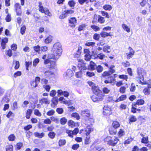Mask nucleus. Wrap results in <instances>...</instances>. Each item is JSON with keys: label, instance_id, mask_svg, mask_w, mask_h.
<instances>
[{"label": "nucleus", "instance_id": "46", "mask_svg": "<svg viewBox=\"0 0 151 151\" xmlns=\"http://www.w3.org/2000/svg\"><path fill=\"white\" fill-rule=\"evenodd\" d=\"M34 114L38 116H41V113L40 112L39 110L37 109L34 110Z\"/></svg>", "mask_w": 151, "mask_h": 151}, {"label": "nucleus", "instance_id": "13", "mask_svg": "<svg viewBox=\"0 0 151 151\" xmlns=\"http://www.w3.org/2000/svg\"><path fill=\"white\" fill-rule=\"evenodd\" d=\"M40 102L41 104H50V101L47 98H43L40 101Z\"/></svg>", "mask_w": 151, "mask_h": 151}, {"label": "nucleus", "instance_id": "10", "mask_svg": "<svg viewBox=\"0 0 151 151\" xmlns=\"http://www.w3.org/2000/svg\"><path fill=\"white\" fill-rule=\"evenodd\" d=\"M51 101L52 104L51 105V106L52 107H54L55 106L57 105L58 102V97H55L52 98Z\"/></svg>", "mask_w": 151, "mask_h": 151}, {"label": "nucleus", "instance_id": "49", "mask_svg": "<svg viewBox=\"0 0 151 151\" xmlns=\"http://www.w3.org/2000/svg\"><path fill=\"white\" fill-rule=\"evenodd\" d=\"M5 20L7 22H9L11 21V17L10 14H8L6 17Z\"/></svg>", "mask_w": 151, "mask_h": 151}, {"label": "nucleus", "instance_id": "8", "mask_svg": "<svg viewBox=\"0 0 151 151\" xmlns=\"http://www.w3.org/2000/svg\"><path fill=\"white\" fill-rule=\"evenodd\" d=\"M73 75V73L72 70H68L64 74V76L67 79H69Z\"/></svg>", "mask_w": 151, "mask_h": 151}, {"label": "nucleus", "instance_id": "56", "mask_svg": "<svg viewBox=\"0 0 151 151\" xmlns=\"http://www.w3.org/2000/svg\"><path fill=\"white\" fill-rule=\"evenodd\" d=\"M86 25L85 24H83L80 25L78 28V30L79 31H81L83 30L85 27Z\"/></svg>", "mask_w": 151, "mask_h": 151}, {"label": "nucleus", "instance_id": "52", "mask_svg": "<svg viewBox=\"0 0 151 151\" xmlns=\"http://www.w3.org/2000/svg\"><path fill=\"white\" fill-rule=\"evenodd\" d=\"M56 112L59 114H62L63 112V109L61 108H58L56 110Z\"/></svg>", "mask_w": 151, "mask_h": 151}, {"label": "nucleus", "instance_id": "2", "mask_svg": "<svg viewBox=\"0 0 151 151\" xmlns=\"http://www.w3.org/2000/svg\"><path fill=\"white\" fill-rule=\"evenodd\" d=\"M95 95L91 97L92 101L94 102L100 101L103 99V94L102 92L99 89L97 88L93 91Z\"/></svg>", "mask_w": 151, "mask_h": 151}, {"label": "nucleus", "instance_id": "11", "mask_svg": "<svg viewBox=\"0 0 151 151\" xmlns=\"http://www.w3.org/2000/svg\"><path fill=\"white\" fill-rule=\"evenodd\" d=\"M81 115L84 117H89L90 115V111L88 110H85L82 111Z\"/></svg>", "mask_w": 151, "mask_h": 151}, {"label": "nucleus", "instance_id": "1", "mask_svg": "<svg viewBox=\"0 0 151 151\" xmlns=\"http://www.w3.org/2000/svg\"><path fill=\"white\" fill-rule=\"evenodd\" d=\"M52 50L53 53L49 54L48 58L55 60L58 59L62 52L61 44L59 42L55 43L53 45Z\"/></svg>", "mask_w": 151, "mask_h": 151}, {"label": "nucleus", "instance_id": "41", "mask_svg": "<svg viewBox=\"0 0 151 151\" xmlns=\"http://www.w3.org/2000/svg\"><path fill=\"white\" fill-rule=\"evenodd\" d=\"M55 113V111L54 110L51 109L47 112V115L48 116H51L54 115Z\"/></svg>", "mask_w": 151, "mask_h": 151}, {"label": "nucleus", "instance_id": "6", "mask_svg": "<svg viewBox=\"0 0 151 151\" xmlns=\"http://www.w3.org/2000/svg\"><path fill=\"white\" fill-rule=\"evenodd\" d=\"M54 75L53 72L50 70H47L44 72V76L46 78H51L54 76Z\"/></svg>", "mask_w": 151, "mask_h": 151}, {"label": "nucleus", "instance_id": "43", "mask_svg": "<svg viewBox=\"0 0 151 151\" xmlns=\"http://www.w3.org/2000/svg\"><path fill=\"white\" fill-rule=\"evenodd\" d=\"M115 66L113 65H111L109 67V71L111 74L115 72V70H114Z\"/></svg>", "mask_w": 151, "mask_h": 151}, {"label": "nucleus", "instance_id": "50", "mask_svg": "<svg viewBox=\"0 0 151 151\" xmlns=\"http://www.w3.org/2000/svg\"><path fill=\"white\" fill-rule=\"evenodd\" d=\"M119 78L120 79H122L124 80H125L126 81L128 78L127 76L124 75H120L119 76Z\"/></svg>", "mask_w": 151, "mask_h": 151}, {"label": "nucleus", "instance_id": "59", "mask_svg": "<svg viewBox=\"0 0 151 151\" xmlns=\"http://www.w3.org/2000/svg\"><path fill=\"white\" fill-rule=\"evenodd\" d=\"M39 59L38 58H36L33 61V66L34 67H35L37 64L39 62Z\"/></svg>", "mask_w": 151, "mask_h": 151}, {"label": "nucleus", "instance_id": "57", "mask_svg": "<svg viewBox=\"0 0 151 151\" xmlns=\"http://www.w3.org/2000/svg\"><path fill=\"white\" fill-rule=\"evenodd\" d=\"M101 13L103 16H105L106 18L108 19L109 18V16L107 12L105 11H101Z\"/></svg>", "mask_w": 151, "mask_h": 151}, {"label": "nucleus", "instance_id": "48", "mask_svg": "<svg viewBox=\"0 0 151 151\" xmlns=\"http://www.w3.org/2000/svg\"><path fill=\"white\" fill-rule=\"evenodd\" d=\"M86 75L89 77H92L95 76L94 72L91 71H88L86 73Z\"/></svg>", "mask_w": 151, "mask_h": 151}, {"label": "nucleus", "instance_id": "39", "mask_svg": "<svg viewBox=\"0 0 151 151\" xmlns=\"http://www.w3.org/2000/svg\"><path fill=\"white\" fill-rule=\"evenodd\" d=\"M33 48L35 51L39 53L40 51V47L39 45H37L34 47Z\"/></svg>", "mask_w": 151, "mask_h": 151}, {"label": "nucleus", "instance_id": "7", "mask_svg": "<svg viewBox=\"0 0 151 151\" xmlns=\"http://www.w3.org/2000/svg\"><path fill=\"white\" fill-rule=\"evenodd\" d=\"M119 141L118 139L115 136H112L111 137V139L110 141L111 144H109V145L112 146H115L117 143Z\"/></svg>", "mask_w": 151, "mask_h": 151}, {"label": "nucleus", "instance_id": "36", "mask_svg": "<svg viewBox=\"0 0 151 151\" xmlns=\"http://www.w3.org/2000/svg\"><path fill=\"white\" fill-rule=\"evenodd\" d=\"M43 88L47 91H49L51 87L50 85L47 84H45L43 85Z\"/></svg>", "mask_w": 151, "mask_h": 151}, {"label": "nucleus", "instance_id": "54", "mask_svg": "<svg viewBox=\"0 0 151 151\" xmlns=\"http://www.w3.org/2000/svg\"><path fill=\"white\" fill-rule=\"evenodd\" d=\"M26 27L24 25H23L20 29V32L22 35H23L25 32L26 29Z\"/></svg>", "mask_w": 151, "mask_h": 151}, {"label": "nucleus", "instance_id": "23", "mask_svg": "<svg viewBox=\"0 0 151 151\" xmlns=\"http://www.w3.org/2000/svg\"><path fill=\"white\" fill-rule=\"evenodd\" d=\"M112 8V6L110 5L106 4L103 6V8L105 10L110 11Z\"/></svg>", "mask_w": 151, "mask_h": 151}, {"label": "nucleus", "instance_id": "27", "mask_svg": "<svg viewBox=\"0 0 151 151\" xmlns=\"http://www.w3.org/2000/svg\"><path fill=\"white\" fill-rule=\"evenodd\" d=\"M96 64L93 62H91L90 65V68L91 70H93L96 69Z\"/></svg>", "mask_w": 151, "mask_h": 151}, {"label": "nucleus", "instance_id": "14", "mask_svg": "<svg viewBox=\"0 0 151 151\" xmlns=\"http://www.w3.org/2000/svg\"><path fill=\"white\" fill-rule=\"evenodd\" d=\"M93 131V129L88 126L85 129L86 134L87 136H88L91 132Z\"/></svg>", "mask_w": 151, "mask_h": 151}, {"label": "nucleus", "instance_id": "45", "mask_svg": "<svg viewBox=\"0 0 151 151\" xmlns=\"http://www.w3.org/2000/svg\"><path fill=\"white\" fill-rule=\"evenodd\" d=\"M48 135L49 137L50 138L52 139L55 137V134L53 132H50L48 134Z\"/></svg>", "mask_w": 151, "mask_h": 151}, {"label": "nucleus", "instance_id": "19", "mask_svg": "<svg viewBox=\"0 0 151 151\" xmlns=\"http://www.w3.org/2000/svg\"><path fill=\"white\" fill-rule=\"evenodd\" d=\"M112 126L113 127L116 129L119 127L120 124L118 122L115 121H113Z\"/></svg>", "mask_w": 151, "mask_h": 151}, {"label": "nucleus", "instance_id": "30", "mask_svg": "<svg viewBox=\"0 0 151 151\" xmlns=\"http://www.w3.org/2000/svg\"><path fill=\"white\" fill-rule=\"evenodd\" d=\"M96 69L98 73L101 72L103 70V68L100 65H98V66H96Z\"/></svg>", "mask_w": 151, "mask_h": 151}, {"label": "nucleus", "instance_id": "33", "mask_svg": "<svg viewBox=\"0 0 151 151\" xmlns=\"http://www.w3.org/2000/svg\"><path fill=\"white\" fill-rule=\"evenodd\" d=\"M145 101L142 99L138 100L136 104H135V106L137 105H142L144 104Z\"/></svg>", "mask_w": 151, "mask_h": 151}, {"label": "nucleus", "instance_id": "4", "mask_svg": "<svg viewBox=\"0 0 151 151\" xmlns=\"http://www.w3.org/2000/svg\"><path fill=\"white\" fill-rule=\"evenodd\" d=\"M137 71L138 75L137 76V78L143 80L144 79L143 76L146 73L145 71L141 68H138Z\"/></svg>", "mask_w": 151, "mask_h": 151}, {"label": "nucleus", "instance_id": "5", "mask_svg": "<svg viewBox=\"0 0 151 151\" xmlns=\"http://www.w3.org/2000/svg\"><path fill=\"white\" fill-rule=\"evenodd\" d=\"M79 63L78 64V67L81 70H85L86 68L85 66V64L83 62V60L81 59H77Z\"/></svg>", "mask_w": 151, "mask_h": 151}, {"label": "nucleus", "instance_id": "58", "mask_svg": "<svg viewBox=\"0 0 151 151\" xmlns=\"http://www.w3.org/2000/svg\"><path fill=\"white\" fill-rule=\"evenodd\" d=\"M91 55L89 54H86L85 55V59L86 61H89L91 59Z\"/></svg>", "mask_w": 151, "mask_h": 151}, {"label": "nucleus", "instance_id": "26", "mask_svg": "<svg viewBox=\"0 0 151 151\" xmlns=\"http://www.w3.org/2000/svg\"><path fill=\"white\" fill-rule=\"evenodd\" d=\"M110 48V46H104L103 49V51L106 52H110L111 51Z\"/></svg>", "mask_w": 151, "mask_h": 151}, {"label": "nucleus", "instance_id": "32", "mask_svg": "<svg viewBox=\"0 0 151 151\" xmlns=\"http://www.w3.org/2000/svg\"><path fill=\"white\" fill-rule=\"evenodd\" d=\"M60 124L62 125L65 124L67 122V119L65 117H63L60 119Z\"/></svg>", "mask_w": 151, "mask_h": 151}, {"label": "nucleus", "instance_id": "9", "mask_svg": "<svg viewBox=\"0 0 151 151\" xmlns=\"http://www.w3.org/2000/svg\"><path fill=\"white\" fill-rule=\"evenodd\" d=\"M69 25L71 27H75L76 24V23L77 20L76 19L75 17H72L70 18L69 20Z\"/></svg>", "mask_w": 151, "mask_h": 151}, {"label": "nucleus", "instance_id": "64", "mask_svg": "<svg viewBox=\"0 0 151 151\" xmlns=\"http://www.w3.org/2000/svg\"><path fill=\"white\" fill-rule=\"evenodd\" d=\"M56 93H58V96L59 97L63 95V91L61 90H58L57 91Z\"/></svg>", "mask_w": 151, "mask_h": 151}, {"label": "nucleus", "instance_id": "20", "mask_svg": "<svg viewBox=\"0 0 151 151\" xmlns=\"http://www.w3.org/2000/svg\"><path fill=\"white\" fill-rule=\"evenodd\" d=\"M151 87L149 86L148 87L145 88L143 90V92L145 95H148L150 94V88Z\"/></svg>", "mask_w": 151, "mask_h": 151}, {"label": "nucleus", "instance_id": "24", "mask_svg": "<svg viewBox=\"0 0 151 151\" xmlns=\"http://www.w3.org/2000/svg\"><path fill=\"white\" fill-rule=\"evenodd\" d=\"M112 137L108 136L105 138L104 139V141L105 142H107V144L108 145L109 144H111V142H110V141L111 139V137Z\"/></svg>", "mask_w": 151, "mask_h": 151}, {"label": "nucleus", "instance_id": "55", "mask_svg": "<svg viewBox=\"0 0 151 151\" xmlns=\"http://www.w3.org/2000/svg\"><path fill=\"white\" fill-rule=\"evenodd\" d=\"M64 12L66 13L67 16L69 14H71L74 13L73 11L72 10H65Z\"/></svg>", "mask_w": 151, "mask_h": 151}, {"label": "nucleus", "instance_id": "53", "mask_svg": "<svg viewBox=\"0 0 151 151\" xmlns=\"http://www.w3.org/2000/svg\"><path fill=\"white\" fill-rule=\"evenodd\" d=\"M95 44V43L93 42H86L85 45L88 46H91L93 47Z\"/></svg>", "mask_w": 151, "mask_h": 151}, {"label": "nucleus", "instance_id": "3", "mask_svg": "<svg viewBox=\"0 0 151 151\" xmlns=\"http://www.w3.org/2000/svg\"><path fill=\"white\" fill-rule=\"evenodd\" d=\"M39 7L40 11L42 13H44L45 14L48 16H50V13L48 9L46 8H44L42 5V3L41 2H40L39 3Z\"/></svg>", "mask_w": 151, "mask_h": 151}, {"label": "nucleus", "instance_id": "22", "mask_svg": "<svg viewBox=\"0 0 151 151\" xmlns=\"http://www.w3.org/2000/svg\"><path fill=\"white\" fill-rule=\"evenodd\" d=\"M111 111L110 108H109V109L106 110H103V114L104 115H109L111 114Z\"/></svg>", "mask_w": 151, "mask_h": 151}, {"label": "nucleus", "instance_id": "47", "mask_svg": "<svg viewBox=\"0 0 151 151\" xmlns=\"http://www.w3.org/2000/svg\"><path fill=\"white\" fill-rule=\"evenodd\" d=\"M72 116L73 117L76 118L77 120L80 119V116L78 114L76 113H73L72 114Z\"/></svg>", "mask_w": 151, "mask_h": 151}, {"label": "nucleus", "instance_id": "62", "mask_svg": "<svg viewBox=\"0 0 151 151\" xmlns=\"http://www.w3.org/2000/svg\"><path fill=\"white\" fill-rule=\"evenodd\" d=\"M103 91L104 93L107 94L110 92V90L107 87H104L103 89Z\"/></svg>", "mask_w": 151, "mask_h": 151}, {"label": "nucleus", "instance_id": "42", "mask_svg": "<svg viewBox=\"0 0 151 151\" xmlns=\"http://www.w3.org/2000/svg\"><path fill=\"white\" fill-rule=\"evenodd\" d=\"M15 138V137L13 134H11L8 137V139L10 141H13L14 140Z\"/></svg>", "mask_w": 151, "mask_h": 151}, {"label": "nucleus", "instance_id": "34", "mask_svg": "<svg viewBox=\"0 0 151 151\" xmlns=\"http://www.w3.org/2000/svg\"><path fill=\"white\" fill-rule=\"evenodd\" d=\"M52 40V37L51 36H49L45 40V42L46 44L49 43Z\"/></svg>", "mask_w": 151, "mask_h": 151}, {"label": "nucleus", "instance_id": "63", "mask_svg": "<svg viewBox=\"0 0 151 151\" xmlns=\"http://www.w3.org/2000/svg\"><path fill=\"white\" fill-rule=\"evenodd\" d=\"M52 122L51 120L48 118L44 120V123L46 124H50Z\"/></svg>", "mask_w": 151, "mask_h": 151}, {"label": "nucleus", "instance_id": "61", "mask_svg": "<svg viewBox=\"0 0 151 151\" xmlns=\"http://www.w3.org/2000/svg\"><path fill=\"white\" fill-rule=\"evenodd\" d=\"M68 125L69 126L73 127L75 125V124L74 122L72 120H70L68 122Z\"/></svg>", "mask_w": 151, "mask_h": 151}, {"label": "nucleus", "instance_id": "60", "mask_svg": "<svg viewBox=\"0 0 151 151\" xmlns=\"http://www.w3.org/2000/svg\"><path fill=\"white\" fill-rule=\"evenodd\" d=\"M82 73L81 70L77 72L76 73V76L77 78H79L82 76Z\"/></svg>", "mask_w": 151, "mask_h": 151}, {"label": "nucleus", "instance_id": "51", "mask_svg": "<svg viewBox=\"0 0 151 151\" xmlns=\"http://www.w3.org/2000/svg\"><path fill=\"white\" fill-rule=\"evenodd\" d=\"M89 0H78L79 3L81 5H83L84 3H86V4L88 3Z\"/></svg>", "mask_w": 151, "mask_h": 151}, {"label": "nucleus", "instance_id": "40", "mask_svg": "<svg viewBox=\"0 0 151 151\" xmlns=\"http://www.w3.org/2000/svg\"><path fill=\"white\" fill-rule=\"evenodd\" d=\"M75 4L76 3L75 1L73 0L69 1L68 3V5L71 7H74Z\"/></svg>", "mask_w": 151, "mask_h": 151}, {"label": "nucleus", "instance_id": "28", "mask_svg": "<svg viewBox=\"0 0 151 151\" xmlns=\"http://www.w3.org/2000/svg\"><path fill=\"white\" fill-rule=\"evenodd\" d=\"M98 22L101 24H103L105 20L104 17H101L100 15L98 16Z\"/></svg>", "mask_w": 151, "mask_h": 151}, {"label": "nucleus", "instance_id": "44", "mask_svg": "<svg viewBox=\"0 0 151 151\" xmlns=\"http://www.w3.org/2000/svg\"><path fill=\"white\" fill-rule=\"evenodd\" d=\"M129 121L131 122H134L136 121L137 118L135 116L133 115H131L129 119Z\"/></svg>", "mask_w": 151, "mask_h": 151}, {"label": "nucleus", "instance_id": "31", "mask_svg": "<svg viewBox=\"0 0 151 151\" xmlns=\"http://www.w3.org/2000/svg\"><path fill=\"white\" fill-rule=\"evenodd\" d=\"M148 139V137L147 136L143 137L142 139L141 142L143 143H147L149 142Z\"/></svg>", "mask_w": 151, "mask_h": 151}, {"label": "nucleus", "instance_id": "37", "mask_svg": "<svg viewBox=\"0 0 151 151\" xmlns=\"http://www.w3.org/2000/svg\"><path fill=\"white\" fill-rule=\"evenodd\" d=\"M6 151H13V146L12 145H9L6 146Z\"/></svg>", "mask_w": 151, "mask_h": 151}, {"label": "nucleus", "instance_id": "35", "mask_svg": "<svg viewBox=\"0 0 151 151\" xmlns=\"http://www.w3.org/2000/svg\"><path fill=\"white\" fill-rule=\"evenodd\" d=\"M66 142V141L64 139H60L59 140L58 143L59 145L60 146H62L63 145H65Z\"/></svg>", "mask_w": 151, "mask_h": 151}, {"label": "nucleus", "instance_id": "16", "mask_svg": "<svg viewBox=\"0 0 151 151\" xmlns=\"http://www.w3.org/2000/svg\"><path fill=\"white\" fill-rule=\"evenodd\" d=\"M34 134L36 137L39 138H41L45 136V133L43 132L40 133L37 132H36L34 133Z\"/></svg>", "mask_w": 151, "mask_h": 151}, {"label": "nucleus", "instance_id": "18", "mask_svg": "<svg viewBox=\"0 0 151 151\" xmlns=\"http://www.w3.org/2000/svg\"><path fill=\"white\" fill-rule=\"evenodd\" d=\"M110 34V32L107 33L104 31H102L100 34V35L102 37H106L111 36Z\"/></svg>", "mask_w": 151, "mask_h": 151}, {"label": "nucleus", "instance_id": "38", "mask_svg": "<svg viewBox=\"0 0 151 151\" xmlns=\"http://www.w3.org/2000/svg\"><path fill=\"white\" fill-rule=\"evenodd\" d=\"M91 28L95 31H97L100 30V28L99 27L95 25H91Z\"/></svg>", "mask_w": 151, "mask_h": 151}, {"label": "nucleus", "instance_id": "15", "mask_svg": "<svg viewBox=\"0 0 151 151\" xmlns=\"http://www.w3.org/2000/svg\"><path fill=\"white\" fill-rule=\"evenodd\" d=\"M127 98V96L126 95H122L121 96L119 97L117 99L115 102H118L120 101H123L126 99Z\"/></svg>", "mask_w": 151, "mask_h": 151}, {"label": "nucleus", "instance_id": "29", "mask_svg": "<svg viewBox=\"0 0 151 151\" xmlns=\"http://www.w3.org/2000/svg\"><path fill=\"white\" fill-rule=\"evenodd\" d=\"M105 57V55L103 54V53H100L96 55V58H98L99 59L102 60Z\"/></svg>", "mask_w": 151, "mask_h": 151}, {"label": "nucleus", "instance_id": "21", "mask_svg": "<svg viewBox=\"0 0 151 151\" xmlns=\"http://www.w3.org/2000/svg\"><path fill=\"white\" fill-rule=\"evenodd\" d=\"M122 27L123 29L128 32H130V29L127 25L125 24H123L122 25Z\"/></svg>", "mask_w": 151, "mask_h": 151}, {"label": "nucleus", "instance_id": "12", "mask_svg": "<svg viewBox=\"0 0 151 151\" xmlns=\"http://www.w3.org/2000/svg\"><path fill=\"white\" fill-rule=\"evenodd\" d=\"M88 84L91 87H92V90L93 91L94 90H96L97 88L99 89L98 87L95 85V84L93 83L92 81H88Z\"/></svg>", "mask_w": 151, "mask_h": 151}, {"label": "nucleus", "instance_id": "25", "mask_svg": "<svg viewBox=\"0 0 151 151\" xmlns=\"http://www.w3.org/2000/svg\"><path fill=\"white\" fill-rule=\"evenodd\" d=\"M32 113V110L31 109H28L26 113V117L27 119H29Z\"/></svg>", "mask_w": 151, "mask_h": 151}, {"label": "nucleus", "instance_id": "17", "mask_svg": "<svg viewBox=\"0 0 151 151\" xmlns=\"http://www.w3.org/2000/svg\"><path fill=\"white\" fill-rule=\"evenodd\" d=\"M109 132L111 134H115L117 132L116 129L113 127H111L109 129Z\"/></svg>", "mask_w": 151, "mask_h": 151}]
</instances>
